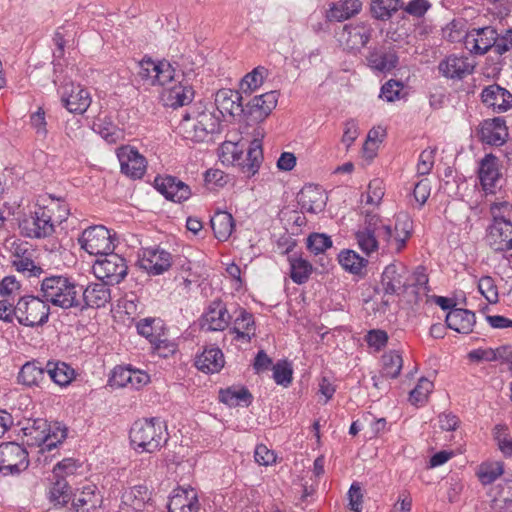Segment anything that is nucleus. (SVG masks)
I'll return each instance as SVG.
<instances>
[{
  "mask_svg": "<svg viewBox=\"0 0 512 512\" xmlns=\"http://www.w3.org/2000/svg\"><path fill=\"white\" fill-rule=\"evenodd\" d=\"M78 242L87 253L96 256H103L115 248L110 231L102 225H95L85 229Z\"/></svg>",
  "mask_w": 512,
  "mask_h": 512,
  "instance_id": "8",
  "label": "nucleus"
},
{
  "mask_svg": "<svg viewBox=\"0 0 512 512\" xmlns=\"http://www.w3.org/2000/svg\"><path fill=\"white\" fill-rule=\"evenodd\" d=\"M63 106L71 113L83 114L91 104V96L87 89L74 83H68L61 88Z\"/></svg>",
  "mask_w": 512,
  "mask_h": 512,
  "instance_id": "16",
  "label": "nucleus"
},
{
  "mask_svg": "<svg viewBox=\"0 0 512 512\" xmlns=\"http://www.w3.org/2000/svg\"><path fill=\"white\" fill-rule=\"evenodd\" d=\"M122 506L134 512H152V491L146 485H136L126 490L121 497Z\"/></svg>",
  "mask_w": 512,
  "mask_h": 512,
  "instance_id": "18",
  "label": "nucleus"
},
{
  "mask_svg": "<svg viewBox=\"0 0 512 512\" xmlns=\"http://www.w3.org/2000/svg\"><path fill=\"white\" fill-rule=\"evenodd\" d=\"M195 364L205 373H215L224 366V355L219 348H207L197 356Z\"/></svg>",
  "mask_w": 512,
  "mask_h": 512,
  "instance_id": "41",
  "label": "nucleus"
},
{
  "mask_svg": "<svg viewBox=\"0 0 512 512\" xmlns=\"http://www.w3.org/2000/svg\"><path fill=\"white\" fill-rule=\"evenodd\" d=\"M45 369L50 379L61 387L69 385L75 379V370L66 362L49 360Z\"/></svg>",
  "mask_w": 512,
  "mask_h": 512,
  "instance_id": "38",
  "label": "nucleus"
},
{
  "mask_svg": "<svg viewBox=\"0 0 512 512\" xmlns=\"http://www.w3.org/2000/svg\"><path fill=\"white\" fill-rule=\"evenodd\" d=\"M22 234L30 238H45L54 233L55 221L51 210L47 207H37L33 214L20 223Z\"/></svg>",
  "mask_w": 512,
  "mask_h": 512,
  "instance_id": "10",
  "label": "nucleus"
},
{
  "mask_svg": "<svg viewBox=\"0 0 512 512\" xmlns=\"http://www.w3.org/2000/svg\"><path fill=\"white\" fill-rule=\"evenodd\" d=\"M368 66L379 72H390L398 64V55L394 49L373 48L367 57Z\"/></svg>",
  "mask_w": 512,
  "mask_h": 512,
  "instance_id": "33",
  "label": "nucleus"
},
{
  "mask_svg": "<svg viewBox=\"0 0 512 512\" xmlns=\"http://www.w3.org/2000/svg\"><path fill=\"white\" fill-rule=\"evenodd\" d=\"M254 325L253 315L244 309H240L239 315L235 319V326L230 330V333L236 334V340L244 339L249 342L255 334Z\"/></svg>",
  "mask_w": 512,
  "mask_h": 512,
  "instance_id": "45",
  "label": "nucleus"
},
{
  "mask_svg": "<svg viewBox=\"0 0 512 512\" xmlns=\"http://www.w3.org/2000/svg\"><path fill=\"white\" fill-rule=\"evenodd\" d=\"M149 375L141 370L129 367H115L109 379L112 387H131L139 389L149 382Z\"/></svg>",
  "mask_w": 512,
  "mask_h": 512,
  "instance_id": "28",
  "label": "nucleus"
},
{
  "mask_svg": "<svg viewBox=\"0 0 512 512\" xmlns=\"http://www.w3.org/2000/svg\"><path fill=\"white\" fill-rule=\"evenodd\" d=\"M507 202L494 203L491 205V212L494 220L490 226V246L495 251H508L512 249V222L502 216H497L495 210L507 206Z\"/></svg>",
  "mask_w": 512,
  "mask_h": 512,
  "instance_id": "11",
  "label": "nucleus"
},
{
  "mask_svg": "<svg viewBox=\"0 0 512 512\" xmlns=\"http://www.w3.org/2000/svg\"><path fill=\"white\" fill-rule=\"evenodd\" d=\"M402 89L401 82L391 79L382 86L380 97L388 102H393L399 98Z\"/></svg>",
  "mask_w": 512,
  "mask_h": 512,
  "instance_id": "62",
  "label": "nucleus"
},
{
  "mask_svg": "<svg viewBox=\"0 0 512 512\" xmlns=\"http://www.w3.org/2000/svg\"><path fill=\"white\" fill-rule=\"evenodd\" d=\"M23 433L27 437V444L31 446H43L42 451H51L66 438V429L57 427L51 431L47 421L34 420L31 426L23 428Z\"/></svg>",
  "mask_w": 512,
  "mask_h": 512,
  "instance_id": "6",
  "label": "nucleus"
},
{
  "mask_svg": "<svg viewBox=\"0 0 512 512\" xmlns=\"http://www.w3.org/2000/svg\"><path fill=\"white\" fill-rule=\"evenodd\" d=\"M478 290L490 304H496L499 301L498 289L491 276H483L480 278Z\"/></svg>",
  "mask_w": 512,
  "mask_h": 512,
  "instance_id": "56",
  "label": "nucleus"
},
{
  "mask_svg": "<svg viewBox=\"0 0 512 512\" xmlns=\"http://www.w3.org/2000/svg\"><path fill=\"white\" fill-rule=\"evenodd\" d=\"M392 235V226L383 223L377 214L367 213L363 227L355 233V239L360 250L367 256L380 248V241L386 243Z\"/></svg>",
  "mask_w": 512,
  "mask_h": 512,
  "instance_id": "4",
  "label": "nucleus"
},
{
  "mask_svg": "<svg viewBox=\"0 0 512 512\" xmlns=\"http://www.w3.org/2000/svg\"><path fill=\"white\" fill-rule=\"evenodd\" d=\"M108 285L109 284L103 281L102 283H91L87 285L86 288H83L81 285L79 309L101 308L109 303L111 293Z\"/></svg>",
  "mask_w": 512,
  "mask_h": 512,
  "instance_id": "25",
  "label": "nucleus"
},
{
  "mask_svg": "<svg viewBox=\"0 0 512 512\" xmlns=\"http://www.w3.org/2000/svg\"><path fill=\"white\" fill-rule=\"evenodd\" d=\"M182 79L168 87L164 93V101L167 106L177 108L188 105L194 98V89L189 83V74H182Z\"/></svg>",
  "mask_w": 512,
  "mask_h": 512,
  "instance_id": "27",
  "label": "nucleus"
},
{
  "mask_svg": "<svg viewBox=\"0 0 512 512\" xmlns=\"http://www.w3.org/2000/svg\"><path fill=\"white\" fill-rule=\"evenodd\" d=\"M432 3L429 0H410L408 3L402 1L401 10L413 18H423L431 9Z\"/></svg>",
  "mask_w": 512,
  "mask_h": 512,
  "instance_id": "58",
  "label": "nucleus"
},
{
  "mask_svg": "<svg viewBox=\"0 0 512 512\" xmlns=\"http://www.w3.org/2000/svg\"><path fill=\"white\" fill-rule=\"evenodd\" d=\"M293 370L291 364L286 360L278 361L273 366V379L278 385L287 387L293 379Z\"/></svg>",
  "mask_w": 512,
  "mask_h": 512,
  "instance_id": "54",
  "label": "nucleus"
},
{
  "mask_svg": "<svg viewBox=\"0 0 512 512\" xmlns=\"http://www.w3.org/2000/svg\"><path fill=\"white\" fill-rule=\"evenodd\" d=\"M231 321L226 305L221 300H215L208 306L201 318L202 328L208 331H224Z\"/></svg>",
  "mask_w": 512,
  "mask_h": 512,
  "instance_id": "26",
  "label": "nucleus"
},
{
  "mask_svg": "<svg viewBox=\"0 0 512 512\" xmlns=\"http://www.w3.org/2000/svg\"><path fill=\"white\" fill-rule=\"evenodd\" d=\"M92 266L94 275L106 284H119L127 275L126 260L113 251L104 254Z\"/></svg>",
  "mask_w": 512,
  "mask_h": 512,
  "instance_id": "7",
  "label": "nucleus"
},
{
  "mask_svg": "<svg viewBox=\"0 0 512 512\" xmlns=\"http://www.w3.org/2000/svg\"><path fill=\"white\" fill-rule=\"evenodd\" d=\"M508 130L502 117L486 119L480 129V139L492 146H501L506 142Z\"/></svg>",
  "mask_w": 512,
  "mask_h": 512,
  "instance_id": "31",
  "label": "nucleus"
},
{
  "mask_svg": "<svg viewBox=\"0 0 512 512\" xmlns=\"http://www.w3.org/2000/svg\"><path fill=\"white\" fill-rule=\"evenodd\" d=\"M155 187L166 199L177 203L188 200L192 194L190 187L174 176L156 177Z\"/></svg>",
  "mask_w": 512,
  "mask_h": 512,
  "instance_id": "23",
  "label": "nucleus"
},
{
  "mask_svg": "<svg viewBox=\"0 0 512 512\" xmlns=\"http://www.w3.org/2000/svg\"><path fill=\"white\" fill-rule=\"evenodd\" d=\"M30 122L38 136L42 138L47 136V123L45 119V111L43 108L39 107L38 110L31 115Z\"/></svg>",
  "mask_w": 512,
  "mask_h": 512,
  "instance_id": "64",
  "label": "nucleus"
},
{
  "mask_svg": "<svg viewBox=\"0 0 512 512\" xmlns=\"http://www.w3.org/2000/svg\"><path fill=\"white\" fill-rule=\"evenodd\" d=\"M268 75V70L263 66H258L254 68L251 72L246 74L240 83L241 90L244 93L253 92L257 88H259L264 79Z\"/></svg>",
  "mask_w": 512,
  "mask_h": 512,
  "instance_id": "50",
  "label": "nucleus"
},
{
  "mask_svg": "<svg viewBox=\"0 0 512 512\" xmlns=\"http://www.w3.org/2000/svg\"><path fill=\"white\" fill-rule=\"evenodd\" d=\"M482 102L496 113L512 108V94L498 84L485 87L481 92Z\"/></svg>",
  "mask_w": 512,
  "mask_h": 512,
  "instance_id": "30",
  "label": "nucleus"
},
{
  "mask_svg": "<svg viewBox=\"0 0 512 512\" xmlns=\"http://www.w3.org/2000/svg\"><path fill=\"white\" fill-rule=\"evenodd\" d=\"M445 322L448 328L458 333L469 334L473 331L476 316L470 310L454 308L447 313Z\"/></svg>",
  "mask_w": 512,
  "mask_h": 512,
  "instance_id": "35",
  "label": "nucleus"
},
{
  "mask_svg": "<svg viewBox=\"0 0 512 512\" xmlns=\"http://www.w3.org/2000/svg\"><path fill=\"white\" fill-rule=\"evenodd\" d=\"M290 277L296 284H304L312 274L313 267L309 261L302 257H290Z\"/></svg>",
  "mask_w": 512,
  "mask_h": 512,
  "instance_id": "46",
  "label": "nucleus"
},
{
  "mask_svg": "<svg viewBox=\"0 0 512 512\" xmlns=\"http://www.w3.org/2000/svg\"><path fill=\"white\" fill-rule=\"evenodd\" d=\"M139 266L150 275L163 274L171 267V254L158 247L143 248Z\"/></svg>",
  "mask_w": 512,
  "mask_h": 512,
  "instance_id": "17",
  "label": "nucleus"
},
{
  "mask_svg": "<svg viewBox=\"0 0 512 512\" xmlns=\"http://www.w3.org/2000/svg\"><path fill=\"white\" fill-rule=\"evenodd\" d=\"M278 102V92L269 91L253 97L245 106L243 115L251 121L261 122L272 112Z\"/></svg>",
  "mask_w": 512,
  "mask_h": 512,
  "instance_id": "19",
  "label": "nucleus"
},
{
  "mask_svg": "<svg viewBox=\"0 0 512 512\" xmlns=\"http://www.w3.org/2000/svg\"><path fill=\"white\" fill-rule=\"evenodd\" d=\"M102 496L97 492L95 485L83 487L79 496L73 501V509L76 512H97L102 505Z\"/></svg>",
  "mask_w": 512,
  "mask_h": 512,
  "instance_id": "37",
  "label": "nucleus"
},
{
  "mask_svg": "<svg viewBox=\"0 0 512 512\" xmlns=\"http://www.w3.org/2000/svg\"><path fill=\"white\" fill-rule=\"evenodd\" d=\"M381 289L385 296L399 295L410 287V272L402 263L387 265L381 276Z\"/></svg>",
  "mask_w": 512,
  "mask_h": 512,
  "instance_id": "12",
  "label": "nucleus"
},
{
  "mask_svg": "<svg viewBox=\"0 0 512 512\" xmlns=\"http://www.w3.org/2000/svg\"><path fill=\"white\" fill-rule=\"evenodd\" d=\"M383 369L382 374L387 378H396L399 376L403 359L398 351L392 350L382 356Z\"/></svg>",
  "mask_w": 512,
  "mask_h": 512,
  "instance_id": "48",
  "label": "nucleus"
},
{
  "mask_svg": "<svg viewBox=\"0 0 512 512\" xmlns=\"http://www.w3.org/2000/svg\"><path fill=\"white\" fill-rule=\"evenodd\" d=\"M29 466L28 452L18 443L0 444V472L4 475L19 474Z\"/></svg>",
  "mask_w": 512,
  "mask_h": 512,
  "instance_id": "9",
  "label": "nucleus"
},
{
  "mask_svg": "<svg viewBox=\"0 0 512 512\" xmlns=\"http://www.w3.org/2000/svg\"><path fill=\"white\" fill-rule=\"evenodd\" d=\"M402 0H370L369 12L373 19L386 22L401 10Z\"/></svg>",
  "mask_w": 512,
  "mask_h": 512,
  "instance_id": "39",
  "label": "nucleus"
},
{
  "mask_svg": "<svg viewBox=\"0 0 512 512\" xmlns=\"http://www.w3.org/2000/svg\"><path fill=\"white\" fill-rule=\"evenodd\" d=\"M220 118L201 102L194 104L182 115L179 130L184 138L203 142L208 135L219 131Z\"/></svg>",
  "mask_w": 512,
  "mask_h": 512,
  "instance_id": "1",
  "label": "nucleus"
},
{
  "mask_svg": "<svg viewBox=\"0 0 512 512\" xmlns=\"http://www.w3.org/2000/svg\"><path fill=\"white\" fill-rule=\"evenodd\" d=\"M497 31L491 26L472 29L464 38V45L471 53L483 55L493 48Z\"/></svg>",
  "mask_w": 512,
  "mask_h": 512,
  "instance_id": "21",
  "label": "nucleus"
},
{
  "mask_svg": "<svg viewBox=\"0 0 512 512\" xmlns=\"http://www.w3.org/2000/svg\"><path fill=\"white\" fill-rule=\"evenodd\" d=\"M38 296L21 297L13 309L17 321L27 327L43 326L49 320L50 307Z\"/></svg>",
  "mask_w": 512,
  "mask_h": 512,
  "instance_id": "5",
  "label": "nucleus"
},
{
  "mask_svg": "<svg viewBox=\"0 0 512 512\" xmlns=\"http://www.w3.org/2000/svg\"><path fill=\"white\" fill-rule=\"evenodd\" d=\"M263 161V150L262 143L259 139H253L250 142L247 153L243 154V161L233 163V166H237L240 171L248 177L254 176Z\"/></svg>",
  "mask_w": 512,
  "mask_h": 512,
  "instance_id": "34",
  "label": "nucleus"
},
{
  "mask_svg": "<svg viewBox=\"0 0 512 512\" xmlns=\"http://www.w3.org/2000/svg\"><path fill=\"white\" fill-rule=\"evenodd\" d=\"M15 269L28 277L39 276L43 273V269L37 266L33 260L29 258H19L13 262Z\"/></svg>",
  "mask_w": 512,
  "mask_h": 512,
  "instance_id": "61",
  "label": "nucleus"
},
{
  "mask_svg": "<svg viewBox=\"0 0 512 512\" xmlns=\"http://www.w3.org/2000/svg\"><path fill=\"white\" fill-rule=\"evenodd\" d=\"M81 285L63 276L43 279L41 295L48 303L62 309L79 308Z\"/></svg>",
  "mask_w": 512,
  "mask_h": 512,
  "instance_id": "3",
  "label": "nucleus"
},
{
  "mask_svg": "<svg viewBox=\"0 0 512 512\" xmlns=\"http://www.w3.org/2000/svg\"><path fill=\"white\" fill-rule=\"evenodd\" d=\"M45 374V366L43 367L39 361H28L21 367L17 382L29 388L38 387L45 379Z\"/></svg>",
  "mask_w": 512,
  "mask_h": 512,
  "instance_id": "36",
  "label": "nucleus"
},
{
  "mask_svg": "<svg viewBox=\"0 0 512 512\" xmlns=\"http://www.w3.org/2000/svg\"><path fill=\"white\" fill-rule=\"evenodd\" d=\"M254 459L259 465L268 466L276 462V454L264 444L256 446Z\"/></svg>",
  "mask_w": 512,
  "mask_h": 512,
  "instance_id": "63",
  "label": "nucleus"
},
{
  "mask_svg": "<svg viewBox=\"0 0 512 512\" xmlns=\"http://www.w3.org/2000/svg\"><path fill=\"white\" fill-rule=\"evenodd\" d=\"M412 234V221L408 215L399 213L395 218L390 239H386V245L382 247V254L399 253L406 246Z\"/></svg>",
  "mask_w": 512,
  "mask_h": 512,
  "instance_id": "14",
  "label": "nucleus"
},
{
  "mask_svg": "<svg viewBox=\"0 0 512 512\" xmlns=\"http://www.w3.org/2000/svg\"><path fill=\"white\" fill-rule=\"evenodd\" d=\"M500 161L493 154H486L480 161L478 177L482 189L486 193L494 194L501 179Z\"/></svg>",
  "mask_w": 512,
  "mask_h": 512,
  "instance_id": "22",
  "label": "nucleus"
},
{
  "mask_svg": "<svg viewBox=\"0 0 512 512\" xmlns=\"http://www.w3.org/2000/svg\"><path fill=\"white\" fill-rule=\"evenodd\" d=\"M162 330L161 320L154 318H145L138 322L137 331L152 343L153 338H158L162 333L156 330Z\"/></svg>",
  "mask_w": 512,
  "mask_h": 512,
  "instance_id": "55",
  "label": "nucleus"
},
{
  "mask_svg": "<svg viewBox=\"0 0 512 512\" xmlns=\"http://www.w3.org/2000/svg\"><path fill=\"white\" fill-rule=\"evenodd\" d=\"M439 73L453 80H462L473 73L474 64L466 56L449 55L438 65Z\"/></svg>",
  "mask_w": 512,
  "mask_h": 512,
  "instance_id": "24",
  "label": "nucleus"
},
{
  "mask_svg": "<svg viewBox=\"0 0 512 512\" xmlns=\"http://www.w3.org/2000/svg\"><path fill=\"white\" fill-rule=\"evenodd\" d=\"M220 159L222 163L233 165L235 162L243 161V149L238 143L225 141L220 147Z\"/></svg>",
  "mask_w": 512,
  "mask_h": 512,
  "instance_id": "53",
  "label": "nucleus"
},
{
  "mask_svg": "<svg viewBox=\"0 0 512 512\" xmlns=\"http://www.w3.org/2000/svg\"><path fill=\"white\" fill-rule=\"evenodd\" d=\"M374 28L369 21L345 24L339 32V42L348 50L365 47L372 38Z\"/></svg>",
  "mask_w": 512,
  "mask_h": 512,
  "instance_id": "13",
  "label": "nucleus"
},
{
  "mask_svg": "<svg viewBox=\"0 0 512 512\" xmlns=\"http://www.w3.org/2000/svg\"><path fill=\"white\" fill-rule=\"evenodd\" d=\"M252 399L253 396L246 387L232 386L219 391V400L230 407H248Z\"/></svg>",
  "mask_w": 512,
  "mask_h": 512,
  "instance_id": "42",
  "label": "nucleus"
},
{
  "mask_svg": "<svg viewBox=\"0 0 512 512\" xmlns=\"http://www.w3.org/2000/svg\"><path fill=\"white\" fill-rule=\"evenodd\" d=\"M433 383L427 378H420L416 387L410 392L409 400L413 405H423L433 390Z\"/></svg>",
  "mask_w": 512,
  "mask_h": 512,
  "instance_id": "52",
  "label": "nucleus"
},
{
  "mask_svg": "<svg viewBox=\"0 0 512 512\" xmlns=\"http://www.w3.org/2000/svg\"><path fill=\"white\" fill-rule=\"evenodd\" d=\"M361 9L360 0H339L330 6L327 17L329 20L341 22L357 15Z\"/></svg>",
  "mask_w": 512,
  "mask_h": 512,
  "instance_id": "40",
  "label": "nucleus"
},
{
  "mask_svg": "<svg viewBox=\"0 0 512 512\" xmlns=\"http://www.w3.org/2000/svg\"><path fill=\"white\" fill-rule=\"evenodd\" d=\"M297 200L303 211L317 214L324 210L327 195L318 185L309 184L300 190Z\"/></svg>",
  "mask_w": 512,
  "mask_h": 512,
  "instance_id": "29",
  "label": "nucleus"
},
{
  "mask_svg": "<svg viewBox=\"0 0 512 512\" xmlns=\"http://www.w3.org/2000/svg\"><path fill=\"white\" fill-rule=\"evenodd\" d=\"M200 506L197 491L190 486L173 489L167 504L168 512H199Z\"/></svg>",
  "mask_w": 512,
  "mask_h": 512,
  "instance_id": "20",
  "label": "nucleus"
},
{
  "mask_svg": "<svg viewBox=\"0 0 512 512\" xmlns=\"http://www.w3.org/2000/svg\"><path fill=\"white\" fill-rule=\"evenodd\" d=\"M175 68L166 60L157 62L156 74H153V85L165 86L175 80Z\"/></svg>",
  "mask_w": 512,
  "mask_h": 512,
  "instance_id": "51",
  "label": "nucleus"
},
{
  "mask_svg": "<svg viewBox=\"0 0 512 512\" xmlns=\"http://www.w3.org/2000/svg\"><path fill=\"white\" fill-rule=\"evenodd\" d=\"M435 153L436 149L433 148H427L421 152L417 163L418 175L424 176L431 172L435 162Z\"/></svg>",
  "mask_w": 512,
  "mask_h": 512,
  "instance_id": "59",
  "label": "nucleus"
},
{
  "mask_svg": "<svg viewBox=\"0 0 512 512\" xmlns=\"http://www.w3.org/2000/svg\"><path fill=\"white\" fill-rule=\"evenodd\" d=\"M215 105L222 116L242 115L244 105L240 92L231 89H220L215 94Z\"/></svg>",
  "mask_w": 512,
  "mask_h": 512,
  "instance_id": "32",
  "label": "nucleus"
},
{
  "mask_svg": "<svg viewBox=\"0 0 512 512\" xmlns=\"http://www.w3.org/2000/svg\"><path fill=\"white\" fill-rule=\"evenodd\" d=\"M332 246V240L326 234L312 233L307 238V248L315 255L324 253Z\"/></svg>",
  "mask_w": 512,
  "mask_h": 512,
  "instance_id": "57",
  "label": "nucleus"
},
{
  "mask_svg": "<svg viewBox=\"0 0 512 512\" xmlns=\"http://www.w3.org/2000/svg\"><path fill=\"white\" fill-rule=\"evenodd\" d=\"M47 497L54 508L66 506L72 498V490L65 478H57L50 486Z\"/></svg>",
  "mask_w": 512,
  "mask_h": 512,
  "instance_id": "44",
  "label": "nucleus"
},
{
  "mask_svg": "<svg viewBox=\"0 0 512 512\" xmlns=\"http://www.w3.org/2000/svg\"><path fill=\"white\" fill-rule=\"evenodd\" d=\"M338 261L346 271L360 274L368 261L353 250H343L338 254Z\"/></svg>",
  "mask_w": 512,
  "mask_h": 512,
  "instance_id": "47",
  "label": "nucleus"
},
{
  "mask_svg": "<svg viewBox=\"0 0 512 512\" xmlns=\"http://www.w3.org/2000/svg\"><path fill=\"white\" fill-rule=\"evenodd\" d=\"M503 473L504 464L502 462H489L479 466L477 476L483 485H489L495 482Z\"/></svg>",
  "mask_w": 512,
  "mask_h": 512,
  "instance_id": "49",
  "label": "nucleus"
},
{
  "mask_svg": "<svg viewBox=\"0 0 512 512\" xmlns=\"http://www.w3.org/2000/svg\"><path fill=\"white\" fill-rule=\"evenodd\" d=\"M121 172L132 179H140L146 171L147 162L137 149L121 146L117 149Z\"/></svg>",
  "mask_w": 512,
  "mask_h": 512,
  "instance_id": "15",
  "label": "nucleus"
},
{
  "mask_svg": "<svg viewBox=\"0 0 512 512\" xmlns=\"http://www.w3.org/2000/svg\"><path fill=\"white\" fill-rule=\"evenodd\" d=\"M129 437L136 450L147 453L160 450L168 441L166 426L159 418L135 421Z\"/></svg>",
  "mask_w": 512,
  "mask_h": 512,
  "instance_id": "2",
  "label": "nucleus"
},
{
  "mask_svg": "<svg viewBox=\"0 0 512 512\" xmlns=\"http://www.w3.org/2000/svg\"><path fill=\"white\" fill-rule=\"evenodd\" d=\"M152 346L154 352L160 357L167 358L170 355H173L176 352V345L169 341L164 333H162L158 338H153Z\"/></svg>",
  "mask_w": 512,
  "mask_h": 512,
  "instance_id": "60",
  "label": "nucleus"
},
{
  "mask_svg": "<svg viewBox=\"0 0 512 512\" xmlns=\"http://www.w3.org/2000/svg\"><path fill=\"white\" fill-rule=\"evenodd\" d=\"M214 236L219 241H226L232 234L235 222L233 216L227 211H216L210 220Z\"/></svg>",
  "mask_w": 512,
  "mask_h": 512,
  "instance_id": "43",
  "label": "nucleus"
}]
</instances>
